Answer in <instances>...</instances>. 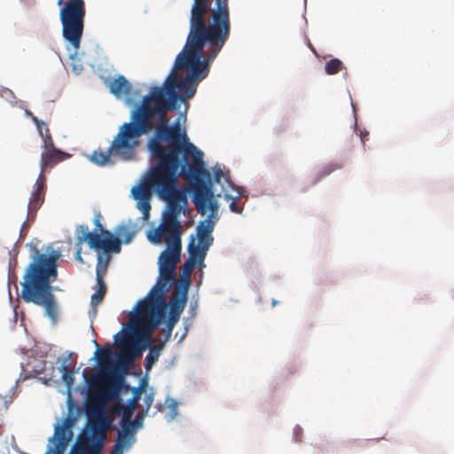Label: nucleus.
<instances>
[{
  "label": "nucleus",
  "instance_id": "1",
  "mask_svg": "<svg viewBox=\"0 0 454 454\" xmlns=\"http://www.w3.org/2000/svg\"><path fill=\"white\" fill-rule=\"evenodd\" d=\"M209 67L205 63H193L183 59L178 64L176 56L174 67L162 87H152L139 106L131 114V121L123 123L106 152L94 151L90 160L103 167L112 164L111 156H118L124 160L134 155L137 138L147 134L153 128V119L159 118L158 125H168L167 114L169 109L177 110V103L192 98L196 93L198 82L205 79Z\"/></svg>",
  "mask_w": 454,
  "mask_h": 454
},
{
  "label": "nucleus",
  "instance_id": "2",
  "mask_svg": "<svg viewBox=\"0 0 454 454\" xmlns=\"http://www.w3.org/2000/svg\"><path fill=\"white\" fill-rule=\"evenodd\" d=\"M149 150L154 163L145 176L143 183L132 188L137 207L147 218L151 210L150 198L155 192L167 202L175 200L184 190L178 187V177L184 163L194 162L203 153L190 143L179 123L174 126L157 125L154 137L149 141Z\"/></svg>",
  "mask_w": 454,
  "mask_h": 454
},
{
  "label": "nucleus",
  "instance_id": "3",
  "mask_svg": "<svg viewBox=\"0 0 454 454\" xmlns=\"http://www.w3.org/2000/svg\"><path fill=\"white\" fill-rule=\"evenodd\" d=\"M231 35V17L228 0H193L189 19V33L178 54L193 63H211Z\"/></svg>",
  "mask_w": 454,
  "mask_h": 454
},
{
  "label": "nucleus",
  "instance_id": "4",
  "mask_svg": "<svg viewBox=\"0 0 454 454\" xmlns=\"http://www.w3.org/2000/svg\"><path fill=\"white\" fill-rule=\"evenodd\" d=\"M176 267L159 265L160 277L157 284L151 289L145 300L139 301L135 312L130 316L129 331L121 340V347L133 346L128 343L127 337L141 338L151 340L153 332L165 319L168 305L164 298L166 287L175 280Z\"/></svg>",
  "mask_w": 454,
  "mask_h": 454
},
{
  "label": "nucleus",
  "instance_id": "5",
  "mask_svg": "<svg viewBox=\"0 0 454 454\" xmlns=\"http://www.w3.org/2000/svg\"><path fill=\"white\" fill-rule=\"evenodd\" d=\"M59 257V251L53 250L50 255H46L35 249V256L27 267L21 284L23 300L43 307L46 315L53 321L58 317V308L51 282L58 276L57 261Z\"/></svg>",
  "mask_w": 454,
  "mask_h": 454
},
{
  "label": "nucleus",
  "instance_id": "6",
  "mask_svg": "<svg viewBox=\"0 0 454 454\" xmlns=\"http://www.w3.org/2000/svg\"><path fill=\"white\" fill-rule=\"evenodd\" d=\"M181 177L191 184L192 202L199 214L204 215L210 212L207 218L200 222L197 228L198 244L209 248L214 239L212 232L218 220V203L215 199L210 184H207L203 177L209 176V172L204 168L203 159H197L194 162L184 163L180 171Z\"/></svg>",
  "mask_w": 454,
  "mask_h": 454
},
{
  "label": "nucleus",
  "instance_id": "7",
  "mask_svg": "<svg viewBox=\"0 0 454 454\" xmlns=\"http://www.w3.org/2000/svg\"><path fill=\"white\" fill-rule=\"evenodd\" d=\"M187 203L185 191L175 200L169 201L162 215L161 223L147 235L152 243L160 244L165 241L167 246L182 245V225L178 217L181 213H184Z\"/></svg>",
  "mask_w": 454,
  "mask_h": 454
},
{
  "label": "nucleus",
  "instance_id": "8",
  "mask_svg": "<svg viewBox=\"0 0 454 454\" xmlns=\"http://www.w3.org/2000/svg\"><path fill=\"white\" fill-rule=\"evenodd\" d=\"M85 14L83 0L66 2L59 12L63 37L73 46L75 54L81 44Z\"/></svg>",
  "mask_w": 454,
  "mask_h": 454
},
{
  "label": "nucleus",
  "instance_id": "9",
  "mask_svg": "<svg viewBox=\"0 0 454 454\" xmlns=\"http://www.w3.org/2000/svg\"><path fill=\"white\" fill-rule=\"evenodd\" d=\"M111 421L107 415L101 411L90 419L91 434L80 435L70 454H100L106 437V430Z\"/></svg>",
  "mask_w": 454,
  "mask_h": 454
},
{
  "label": "nucleus",
  "instance_id": "10",
  "mask_svg": "<svg viewBox=\"0 0 454 454\" xmlns=\"http://www.w3.org/2000/svg\"><path fill=\"white\" fill-rule=\"evenodd\" d=\"M100 217L101 215L98 214L94 219L96 231H99L100 233L89 231V228L86 225H79L77 227L75 231L77 246H81L86 241L90 248L96 251L102 250L105 253H120L121 247V239L103 228Z\"/></svg>",
  "mask_w": 454,
  "mask_h": 454
},
{
  "label": "nucleus",
  "instance_id": "11",
  "mask_svg": "<svg viewBox=\"0 0 454 454\" xmlns=\"http://www.w3.org/2000/svg\"><path fill=\"white\" fill-rule=\"evenodd\" d=\"M46 191L45 178L43 175L40 174L35 184V190L31 194V197L27 205V218L34 220L36 215V211L40 208L44 201Z\"/></svg>",
  "mask_w": 454,
  "mask_h": 454
},
{
  "label": "nucleus",
  "instance_id": "12",
  "mask_svg": "<svg viewBox=\"0 0 454 454\" xmlns=\"http://www.w3.org/2000/svg\"><path fill=\"white\" fill-rule=\"evenodd\" d=\"M110 377L111 380L102 379L104 386L96 392L97 396L104 401L116 399L122 383L121 379H114L112 375Z\"/></svg>",
  "mask_w": 454,
  "mask_h": 454
},
{
  "label": "nucleus",
  "instance_id": "13",
  "mask_svg": "<svg viewBox=\"0 0 454 454\" xmlns=\"http://www.w3.org/2000/svg\"><path fill=\"white\" fill-rule=\"evenodd\" d=\"M67 154L57 148L44 150L41 155V174L62 161Z\"/></svg>",
  "mask_w": 454,
  "mask_h": 454
},
{
  "label": "nucleus",
  "instance_id": "14",
  "mask_svg": "<svg viewBox=\"0 0 454 454\" xmlns=\"http://www.w3.org/2000/svg\"><path fill=\"white\" fill-rule=\"evenodd\" d=\"M182 245H169L159 257V265L176 267L181 260Z\"/></svg>",
  "mask_w": 454,
  "mask_h": 454
},
{
  "label": "nucleus",
  "instance_id": "15",
  "mask_svg": "<svg viewBox=\"0 0 454 454\" xmlns=\"http://www.w3.org/2000/svg\"><path fill=\"white\" fill-rule=\"evenodd\" d=\"M71 432L63 427L58 426L55 428L53 436V447L51 448V451L53 454H63L68 442L71 439Z\"/></svg>",
  "mask_w": 454,
  "mask_h": 454
},
{
  "label": "nucleus",
  "instance_id": "16",
  "mask_svg": "<svg viewBox=\"0 0 454 454\" xmlns=\"http://www.w3.org/2000/svg\"><path fill=\"white\" fill-rule=\"evenodd\" d=\"M208 248L195 243V239L192 237L188 244V259L194 262L196 264L202 265L207 255Z\"/></svg>",
  "mask_w": 454,
  "mask_h": 454
},
{
  "label": "nucleus",
  "instance_id": "17",
  "mask_svg": "<svg viewBox=\"0 0 454 454\" xmlns=\"http://www.w3.org/2000/svg\"><path fill=\"white\" fill-rule=\"evenodd\" d=\"M187 301L186 291L182 293L174 292L170 301H169V314L177 316L180 317V315L184 309L185 304Z\"/></svg>",
  "mask_w": 454,
  "mask_h": 454
},
{
  "label": "nucleus",
  "instance_id": "18",
  "mask_svg": "<svg viewBox=\"0 0 454 454\" xmlns=\"http://www.w3.org/2000/svg\"><path fill=\"white\" fill-rule=\"evenodd\" d=\"M109 89L111 93L116 97H121L122 95H129L131 90V86L123 75H119L116 79L109 82Z\"/></svg>",
  "mask_w": 454,
  "mask_h": 454
},
{
  "label": "nucleus",
  "instance_id": "19",
  "mask_svg": "<svg viewBox=\"0 0 454 454\" xmlns=\"http://www.w3.org/2000/svg\"><path fill=\"white\" fill-rule=\"evenodd\" d=\"M167 341L160 340L150 348L149 353L145 356V370L148 372L152 369L153 365L158 361L161 351L164 349Z\"/></svg>",
  "mask_w": 454,
  "mask_h": 454
},
{
  "label": "nucleus",
  "instance_id": "20",
  "mask_svg": "<svg viewBox=\"0 0 454 454\" xmlns=\"http://www.w3.org/2000/svg\"><path fill=\"white\" fill-rule=\"evenodd\" d=\"M134 442L135 437L118 433L117 440L111 450V454H123V451L129 449Z\"/></svg>",
  "mask_w": 454,
  "mask_h": 454
},
{
  "label": "nucleus",
  "instance_id": "21",
  "mask_svg": "<svg viewBox=\"0 0 454 454\" xmlns=\"http://www.w3.org/2000/svg\"><path fill=\"white\" fill-rule=\"evenodd\" d=\"M98 290L91 295V305L93 307L98 306L103 301V298L106 293V286L104 279H100V277L97 280Z\"/></svg>",
  "mask_w": 454,
  "mask_h": 454
},
{
  "label": "nucleus",
  "instance_id": "22",
  "mask_svg": "<svg viewBox=\"0 0 454 454\" xmlns=\"http://www.w3.org/2000/svg\"><path fill=\"white\" fill-rule=\"evenodd\" d=\"M344 68L343 63L338 59H332L326 62L325 71L327 74L333 75Z\"/></svg>",
  "mask_w": 454,
  "mask_h": 454
},
{
  "label": "nucleus",
  "instance_id": "23",
  "mask_svg": "<svg viewBox=\"0 0 454 454\" xmlns=\"http://www.w3.org/2000/svg\"><path fill=\"white\" fill-rule=\"evenodd\" d=\"M117 238H122L123 241L128 244L135 236V231H131L128 225L121 224L116 229Z\"/></svg>",
  "mask_w": 454,
  "mask_h": 454
},
{
  "label": "nucleus",
  "instance_id": "24",
  "mask_svg": "<svg viewBox=\"0 0 454 454\" xmlns=\"http://www.w3.org/2000/svg\"><path fill=\"white\" fill-rule=\"evenodd\" d=\"M110 257L107 255L106 259L101 255H98V265H97V279L100 277V279H104V276L106 272Z\"/></svg>",
  "mask_w": 454,
  "mask_h": 454
},
{
  "label": "nucleus",
  "instance_id": "25",
  "mask_svg": "<svg viewBox=\"0 0 454 454\" xmlns=\"http://www.w3.org/2000/svg\"><path fill=\"white\" fill-rule=\"evenodd\" d=\"M60 372L62 373V380L67 386L68 389H70L74 385V372L69 369L67 365L65 364L60 366Z\"/></svg>",
  "mask_w": 454,
  "mask_h": 454
},
{
  "label": "nucleus",
  "instance_id": "26",
  "mask_svg": "<svg viewBox=\"0 0 454 454\" xmlns=\"http://www.w3.org/2000/svg\"><path fill=\"white\" fill-rule=\"evenodd\" d=\"M178 320H179V317L169 314L168 319L166 324L167 330H166V333H165V336L163 339L164 341H168L170 340L173 329H174L176 324L178 322Z\"/></svg>",
  "mask_w": 454,
  "mask_h": 454
},
{
  "label": "nucleus",
  "instance_id": "27",
  "mask_svg": "<svg viewBox=\"0 0 454 454\" xmlns=\"http://www.w3.org/2000/svg\"><path fill=\"white\" fill-rule=\"evenodd\" d=\"M121 427L119 434L135 437L136 428L134 427V423H131V420H121Z\"/></svg>",
  "mask_w": 454,
  "mask_h": 454
},
{
  "label": "nucleus",
  "instance_id": "28",
  "mask_svg": "<svg viewBox=\"0 0 454 454\" xmlns=\"http://www.w3.org/2000/svg\"><path fill=\"white\" fill-rule=\"evenodd\" d=\"M341 164L340 163H337V162H331L327 165H325L320 171V174H319V176L318 178L315 181L317 182L318 180H320L321 178L330 175L332 172H333L334 170L336 169H340L341 168Z\"/></svg>",
  "mask_w": 454,
  "mask_h": 454
},
{
  "label": "nucleus",
  "instance_id": "29",
  "mask_svg": "<svg viewBox=\"0 0 454 454\" xmlns=\"http://www.w3.org/2000/svg\"><path fill=\"white\" fill-rule=\"evenodd\" d=\"M40 136L43 137V146L44 150L56 148L48 127H45V132L43 131V135H40Z\"/></svg>",
  "mask_w": 454,
  "mask_h": 454
},
{
  "label": "nucleus",
  "instance_id": "30",
  "mask_svg": "<svg viewBox=\"0 0 454 454\" xmlns=\"http://www.w3.org/2000/svg\"><path fill=\"white\" fill-rule=\"evenodd\" d=\"M196 265L197 264L194 263V262H192L190 259H187L181 268L183 276L188 278V283L190 282L189 278L192 275V271L194 270Z\"/></svg>",
  "mask_w": 454,
  "mask_h": 454
},
{
  "label": "nucleus",
  "instance_id": "31",
  "mask_svg": "<svg viewBox=\"0 0 454 454\" xmlns=\"http://www.w3.org/2000/svg\"><path fill=\"white\" fill-rule=\"evenodd\" d=\"M227 200H231L230 203V209L231 212L240 214L243 211V206L238 203L237 198H233L231 195H225Z\"/></svg>",
  "mask_w": 454,
  "mask_h": 454
},
{
  "label": "nucleus",
  "instance_id": "32",
  "mask_svg": "<svg viewBox=\"0 0 454 454\" xmlns=\"http://www.w3.org/2000/svg\"><path fill=\"white\" fill-rule=\"evenodd\" d=\"M134 395L132 398H130L128 402V406L132 407V410L135 411V409L138 405V400L140 395V390L138 388H133Z\"/></svg>",
  "mask_w": 454,
  "mask_h": 454
},
{
  "label": "nucleus",
  "instance_id": "33",
  "mask_svg": "<svg viewBox=\"0 0 454 454\" xmlns=\"http://www.w3.org/2000/svg\"><path fill=\"white\" fill-rule=\"evenodd\" d=\"M94 343H95V345L97 347V350L95 352V356H98V359L99 361H103V360L107 359L108 356H109V351H107V350H101L99 345L98 344V342L96 340L94 341Z\"/></svg>",
  "mask_w": 454,
  "mask_h": 454
},
{
  "label": "nucleus",
  "instance_id": "34",
  "mask_svg": "<svg viewBox=\"0 0 454 454\" xmlns=\"http://www.w3.org/2000/svg\"><path fill=\"white\" fill-rule=\"evenodd\" d=\"M121 411H122L121 420H131V418L134 413L132 407H129L128 405H123V406H121Z\"/></svg>",
  "mask_w": 454,
  "mask_h": 454
},
{
  "label": "nucleus",
  "instance_id": "35",
  "mask_svg": "<svg viewBox=\"0 0 454 454\" xmlns=\"http://www.w3.org/2000/svg\"><path fill=\"white\" fill-rule=\"evenodd\" d=\"M27 114L32 118V121L36 125L39 134L43 135L42 126H45V122L40 121L37 117L34 116L31 112L27 111Z\"/></svg>",
  "mask_w": 454,
  "mask_h": 454
},
{
  "label": "nucleus",
  "instance_id": "36",
  "mask_svg": "<svg viewBox=\"0 0 454 454\" xmlns=\"http://www.w3.org/2000/svg\"><path fill=\"white\" fill-rule=\"evenodd\" d=\"M166 404L169 407V409L174 412V414H176L177 411V403L176 400L172 398H167L166 399Z\"/></svg>",
  "mask_w": 454,
  "mask_h": 454
},
{
  "label": "nucleus",
  "instance_id": "37",
  "mask_svg": "<svg viewBox=\"0 0 454 454\" xmlns=\"http://www.w3.org/2000/svg\"><path fill=\"white\" fill-rule=\"evenodd\" d=\"M143 419L144 415L137 414L136 418L131 420V423H134V427L137 429L142 427Z\"/></svg>",
  "mask_w": 454,
  "mask_h": 454
},
{
  "label": "nucleus",
  "instance_id": "38",
  "mask_svg": "<svg viewBox=\"0 0 454 454\" xmlns=\"http://www.w3.org/2000/svg\"><path fill=\"white\" fill-rule=\"evenodd\" d=\"M153 394H148L145 395V403L146 404V412L148 411V410L150 409V407L152 406L153 403Z\"/></svg>",
  "mask_w": 454,
  "mask_h": 454
},
{
  "label": "nucleus",
  "instance_id": "39",
  "mask_svg": "<svg viewBox=\"0 0 454 454\" xmlns=\"http://www.w3.org/2000/svg\"><path fill=\"white\" fill-rule=\"evenodd\" d=\"M120 360L124 364H129L132 361V356L129 355H123L121 356Z\"/></svg>",
  "mask_w": 454,
  "mask_h": 454
},
{
  "label": "nucleus",
  "instance_id": "40",
  "mask_svg": "<svg viewBox=\"0 0 454 454\" xmlns=\"http://www.w3.org/2000/svg\"><path fill=\"white\" fill-rule=\"evenodd\" d=\"M77 251H76V254H75V259L81 262H83L82 260V245L81 246H77Z\"/></svg>",
  "mask_w": 454,
  "mask_h": 454
},
{
  "label": "nucleus",
  "instance_id": "41",
  "mask_svg": "<svg viewBox=\"0 0 454 454\" xmlns=\"http://www.w3.org/2000/svg\"><path fill=\"white\" fill-rule=\"evenodd\" d=\"M222 176H223V173L222 169H220V168L215 169V180L216 182H220Z\"/></svg>",
  "mask_w": 454,
  "mask_h": 454
},
{
  "label": "nucleus",
  "instance_id": "42",
  "mask_svg": "<svg viewBox=\"0 0 454 454\" xmlns=\"http://www.w3.org/2000/svg\"><path fill=\"white\" fill-rule=\"evenodd\" d=\"M368 136H369V133H368V132H365L364 134V133H362V134H361L362 141H363L364 143V139H365V137H368Z\"/></svg>",
  "mask_w": 454,
  "mask_h": 454
},
{
  "label": "nucleus",
  "instance_id": "43",
  "mask_svg": "<svg viewBox=\"0 0 454 454\" xmlns=\"http://www.w3.org/2000/svg\"><path fill=\"white\" fill-rule=\"evenodd\" d=\"M45 127H47V125H46V124H45V126H42V130H43V132H45Z\"/></svg>",
  "mask_w": 454,
  "mask_h": 454
},
{
  "label": "nucleus",
  "instance_id": "44",
  "mask_svg": "<svg viewBox=\"0 0 454 454\" xmlns=\"http://www.w3.org/2000/svg\"><path fill=\"white\" fill-rule=\"evenodd\" d=\"M46 454H53V453L51 451V449H50Z\"/></svg>",
  "mask_w": 454,
  "mask_h": 454
},
{
  "label": "nucleus",
  "instance_id": "45",
  "mask_svg": "<svg viewBox=\"0 0 454 454\" xmlns=\"http://www.w3.org/2000/svg\"><path fill=\"white\" fill-rule=\"evenodd\" d=\"M276 304V301H272V305L274 306Z\"/></svg>",
  "mask_w": 454,
  "mask_h": 454
}]
</instances>
